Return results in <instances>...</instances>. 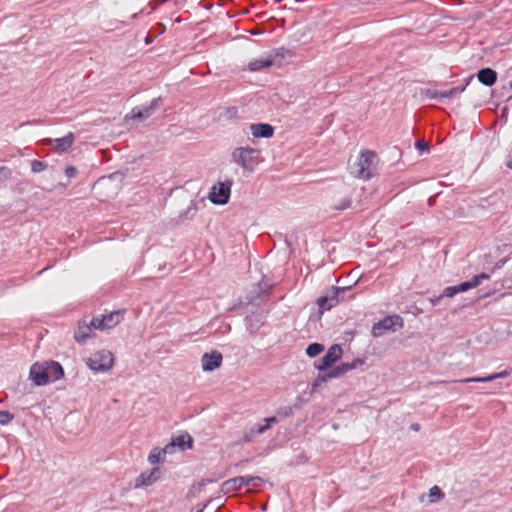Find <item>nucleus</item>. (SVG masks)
<instances>
[{"instance_id": "obj_1", "label": "nucleus", "mask_w": 512, "mask_h": 512, "mask_svg": "<svg viewBox=\"0 0 512 512\" xmlns=\"http://www.w3.org/2000/svg\"><path fill=\"white\" fill-rule=\"evenodd\" d=\"M378 156L373 151L361 153L357 162L351 166V174L356 178L367 180L377 171Z\"/></svg>"}, {"instance_id": "obj_15", "label": "nucleus", "mask_w": 512, "mask_h": 512, "mask_svg": "<svg viewBox=\"0 0 512 512\" xmlns=\"http://www.w3.org/2000/svg\"><path fill=\"white\" fill-rule=\"evenodd\" d=\"M222 360V354L218 351L204 353L201 358L202 369L208 372L213 371L221 366Z\"/></svg>"}, {"instance_id": "obj_20", "label": "nucleus", "mask_w": 512, "mask_h": 512, "mask_svg": "<svg viewBox=\"0 0 512 512\" xmlns=\"http://www.w3.org/2000/svg\"><path fill=\"white\" fill-rule=\"evenodd\" d=\"M47 141L50 144L54 143V149L56 151L65 152L73 145L74 135L70 132L62 138L48 139Z\"/></svg>"}, {"instance_id": "obj_52", "label": "nucleus", "mask_w": 512, "mask_h": 512, "mask_svg": "<svg viewBox=\"0 0 512 512\" xmlns=\"http://www.w3.org/2000/svg\"><path fill=\"white\" fill-rule=\"evenodd\" d=\"M197 512H202V510H199V511H197Z\"/></svg>"}, {"instance_id": "obj_13", "label": "nucleus", "mask_w": 512, "mask_h": 512, "mask_svg": "<svg viewBox=\"0 0 512 512\" xmlns=\"http://www.w3.org/2000/svg\"><path fill=\"white\" fill-rule=\"evenodd\" d=\"M29 377L36 386L47 385L49 383V376L46 362L34 363L30 368Z\"/></svg>"}, {"instance_id": "obj_37", "label": "nucleus", "mask_w": 512, "mask_h": 512, "mask_svg": "<svg viewBox=\"0 0 512 512\" xmlns=\"http://www.w3.org/2000/svg\"><path fill=\"white\" fill-rule=\"evenodd\" d=\"M11 175H12V171L10 168H8L6 166L0 167V183L9 179L11 177Z\"/></svg>"}, {"instance_id": "obj_28", "label": "nucleus", "mask_w": 512, "mask_h": 512, "mask_svg": "<svg viewBox=\"0 0 512 512\" xmlns=\"http://www.w3.org/2000/svg\"><path fill=\"white\" fill-rule=\"evenodd\" d=\"M237 115H238V109L235 106H230V107L225 108L220 113V118H222L224 120H232V119L236 118Z\"/></svg>"}, {"instance_id": "obj_8", "label": "nucleus", "mask_w": 512, "mask_h": 512, "mask_svg": "<svg viewBox=\"0 0 512 512\" xmlns=\"http://www.w3.org/2000/svg\"><path fill=\"white\" fill-rule=\"evenodd\" d=\"M122 318L123 311H113L108 314L93 317V319L91 320V325L93 326L94 329L103 331L115 327L117 324L121 322Z\"/></svg>"}, {"instance_id": "obj_50", "label": "nucleus", "mask_w": 512, "mask_h": 512, "mask_svg": "<svg viewBox=\"0 0 512 512\" xmlns=\"http://www.w3.org/2000/svg\"><path fill=\"white\" fill-rule=\"evenodd\" d=\"M510 87H511V89H512V81L510 82Z\"/></svg>"}, {"instance_id": "obj_41", "label": "nucleus", "mask_w": 512, "mask_h": 512, "mask_svg": "<svg viewBox=\"0 0 512 512\" xmlns=\"http://www.w3.org/2000/svg\"><path fill=\"white\" fill-rule=\"evenodd\" d=\"M471 79H472V77H470L468 81H470ZM468 83H469V82H467V83H466L465 85H463V86H458V87L451 88V90H452V92H453V95L455 96V95H457V94L462 93V92L465 90V88H466V86L468 85Z\"/></svg>"}, {"instance_id": "obj_14", "label": "nucleus", "mask_w": 512, "mask_h": 512, "mask_svg": "<svg viewBox=\"0 0 512 512\" xmlns=\"http://www.w3.org/2000/svg\"><path fill=\"white\" fill-rule=\"evenodd\" d=\"M193 439L188 433H182L174 438L163 448L164 453H173L178 447L181 451L192 448Z\"/></svg>"}, {"instance_id": "obj_16", "label": "nucleus", "mask_w": 512, "mask_h": 512, "mask_svg": "<svg viewBox=\"0 0 512 512\" xmlns=\"http://www.w3.org/2000/svg\"><path fill=\"white\" fill-rule=\"evenodd\" d=\"M160 477V470L154 467L151 470L142 472L135 480V487L150 486Z\"/></svg>"}, {"instance_id": "obj_21", "label": "nucleus", "mask_w": 512, "mask_h": 512, "mask_svg": "<svg viewBox=\"0 0 512 512\" xmlns=\"http://www.w3.org/2000/svg\"><path fill=\"white\" fill-rule=\"evenodd\" d=\"M477 78L481 84L491 87L497 81V73L491 68H482L478 71Z\"/></svg>"}, {"instance_id": "obj_23", "label": "nucleus", "mask_w": 512, "mask_h": 512, "mask_svg": "<svg viewBox=\"0 0 512 512\" xmlns=\"http://www.w3.org/2000/svg\"><path fill=\"white\" fill-rule=\"evenodd\" d=\"M47 364V372L49 376V383L55 382L61 379L64 376V369L59 362L56 361H48Z\"/></svg>"}, {"instance_id": "obj_17", "label": "nucleus", "mask_w": 512, "mask_h": 512, "mask_svg": "<svg viewBox=\"0 0 512 512\" xmlns=\"http://www.w3.org/2000/svg\"><path fill=\"white\" fill-rule=\"evenodd\" d=\"M511 373H512V368L505 369L501 372L493 373V374H490L485 377L464 378V379L457 380L456 382H458V383H485V382H491L496 379L506 378V377L510 376Z\"/></svg>"}, {"instance_id": "obj_47", "label": "nucleus", "mask_w": 512, "mask_h": 512, "mask_svg": "<svg viewBox=\"0 0 512 512\" xmlns=\"http://www.w3.org/2000/svg\"><path fill=\"white\" fill-rule=\"evenodd\" d=\"M260 289H261L262 293L264 294V293H267V290L269 289V286L266 285L265 289L262 288V287H260Z\"/></svg>"}, {"instance_id": "obj_33", "label": "nucleus", "mask_w": 512, "mask_h": 512, "mask_svg": "<svg viewBox=\"0 0 512 512\" xmlns=\"http://www.w3.org/2000/svg\"><path fill=\"white\" fill-rule=\"evenodd\" d=\"M48 167V164L44 161L40 160H32L31 161V170L33 173H40Z\"/></svg>"}, {"instance_id": "obj_51", "label": "nucleus", "mask_w": 512, "mask_h": 512, "mask_svg": "<svg viewBox=\"0 0 512 512\" xmlns=\"http://www.w3.org/2000/svg\"><path fill=\"white\" fill-rule=\"evenodd\" d=\"M276 2H280L281 0H275Z\"/></svg>"}, {"instance_id": "obj_7", "label": "nucleus", "mask_w": 512, "mask_h": 512, "mask_svg": "<svg viewBox=\"0 0 512 512\" xmlns=\"http://www.w3.org/2000/svg\"><path fill=\"white\" fill-rule=\"evenodd\" d=\"M231 186V180L216 183L212 186L211 191L209 192V200L216 205L227 204L230 199Z\"/></svg>"}, {"instance_id": "obj_45", "label": "nucleus", "mask_w": 512, "mask_h": 512, "mask_svg": "<svg viewBox=\"0 0 512 512\" xmlns=\"http://www.w3.org/2000/svg\"><path fill=\"white\" fill-rule=\"evenodd\" d=\"M145 45H148L154 41V38H151L149 34H146V36L143 38Z\"/></svg>"}, {"instance_id": "obj_3", "label": "nucleus", "mask_w": 512, "mask_h": 512, "mask_svg": "<svg viewBox=\"0 0 512 512\" xmlns=\"http://www.w3.org/2000/svg\"><path fill=\"white\" fill-rule=\"evenodd\" d=\"M260 151L251 147H238L232 152L233 161L242 168L253 171L258 164Z\"/></svg>"}, {"instance_id": "obj_6", "label": "nucleus", "mask_w": 512, "mask_h": 512, "mask_svg": "<svg viewBox=\"0 0 512 512\" xmlns=\"http://www.w3.org/2000/svg\"><path fill=\"white\" fill-rule=\"evenodd\" d=\"M163 103L162 97L154 98L149 104L134 107L129 114L125 116L126 120L144 121L152 116Z\"/></svg>"}, {"instance_id": "obj_39", "label": "nucleus", "mask_w": 512, "mask_h": 512, "mask_svg": "<svg viewBox=\"0 0 512 512\" xmlns=\"http://www.w3.org/2000/svg\"><path fill=\"white\" fill-rule=\"evenodd\" d=\"M457 294V290L455 288V286H449V287H446L443 292L441 293L442 297L445 298V297H454L455 295Z\"/></svg>"}, {"instance_id": "obj_36", "label": "nucleus", "mask_w": 512, "mask_h": 512, "mask_svg": "<svg viewBox=\"0 0 512 512\" xmlns=\"http://www.w3.org/2000/svg\"><path fill=\"white\" fill-rule=\"evenodd\" d=\"M422 95H424L428 99L441 100V91L436 90V89H430V88L425 89L422 92Z\"/></svg>"}, {"instance_id": "obj_49", "label": "nucleus", "mask_w": 512, "mask_h": 512, "mask_svg": "<svg viewBox=\"0 0 512 512\" xmlns=\"http://www.w3.org/2000/svg\"><path fill=\"white\" fill-rule=\"evenodd\" d=\"M488 296H490V293H485L482 297L485 298V297H488Z\"/></svg>"}, {"instance_id": "obj_2", "label": "nucleus", "mask_w": 512, "mask_h": 512, "mask_svg": "<svg viewBox=\"0 0 512 512\" xmlns=\"http://www.w3.org/2000/svg\"><path fill=\"white\" fill-rule=\"evenodd\" d=\"M262 483V478L258 476H238L226 480L222 484V490L224 491V493H234L245 487L247 491H252L254 489H258Z\"/></svg>"}, {"instance_id": "obj_43", "label": "nucleus", "mask_w": 512, "mask_h": 512, "mask_svg": "<svg viewBox=\"0 0 512 512\" xmlns=\"http://www.w3.org/2000/svg\"><path fill=\"white\" fill-rule=\"evenodd\" d=\"M505 164L509 169L512 170V150L507 154Z\"/></svg>"}, {"instance_id": "obj_5", "label": "nucleus", "mask_w": 512, "mask_h": 512, "mask_svg": "<svg viewBox=\"0 0 512 512\" xmlns=\"http://www.w3.org/2000/svg\"><path fill=\"white\" fill-rule=\"evenodd\" d=\"M113 354L108 350H101L92 354L87 360V366L94 372L104 373L113 366Z\"/></svg>"}, {"instance_id": "obj_32", "label": "nucleus", "mask_w": 512, "mask_h": 512, "mask_svg": "<svg viewBox=\"0 0 512 512\" xmlns=\"http://www.w3.org/2000/svg\"><path fill=\"white\" fill-rule=\"evenodd\" d=\"M444 493L438 486H433L429 490V497L431 502H436L444 498Z\"/></svg>"}, {"instance_id": "obj_44", "label": "nucleus", "mask_w": 512, "mask_h": 512, "mask_svg": "<svg viewBox=\"0 0 512 512\" xmlns=\"http://www.w3.org/2000/svg\"><path fill=\"white\" fill-rule=\"evenodd\" d=\"M442 299H443V297H442V295L440 294L439 296L432 297V298H430L429 300H430V303H431L433 306H436V305H438V304L441 302V300H442Z\"/></svg>"}, {"instance_id": "obj_46", "label": "nucleus", "mask_w": 512, "mask_h": 512, "mask_svg": "<svg viewBox=\"0 0 512 512\" xmlns=\"http://www.w3.org/2000/svg\"><path fill=\"white\" fill-rule=\"evenodd\" d=\"M411 428L414 430V431H418L420 429V426L419 424H412L411 425Z\"/></svg>"}, {"instance_id": "obj_19", "label": "nucleus", "mask_w": 512, "mask_h": 512, "mask_svg": "<svg viewBox=\"0 0 512 512\" xmlns=\"http://www.w3.org/2000/svg\"><path fill=\"white\" fill-rule=\"evenodd\" d=\"M250 131L255 138H271L274 127L268 123H255L250 125Z\"/></svg>"}, {"instance_id": "obj_25", "label": "nucleus", "mask_w": 512, "mask_h": 512, "mask_svg": "<svg viewBox=\"0 0 512 512\" xmlns=\"http://www.w3.org/2000/svg\"><path fill=\"white\" fill-rule=\"evenodd\" d=\"M197 210V204L195 202H191L190 205L178 215L177 223L193 219Z\"/></svg>"}, {"instance_id": "obj_31", "label": "nucleus", "mask_w": 512, "mask_h": 512, "mask_svg": "<svg viewBox=\"0 0 512 512\" xmlns=\"http://www.w3.org/2000/svg\"><path fill=\"white\" fill-rule=\"evenodd\" d=\"M293 414V408L291 406L281 407L277 410L274 417H278V423L284 418L290 417Z\"/></svg>"}, {"instance_id": "obj_48", "label": "nucleus", "mask_w": 512, "mask_h": 512, "mask_svg": "<svg viewBox=\"0 0 512 512\" xmlns=\"http://www.w3.org/2000/svg\"><path fill=\"white\" fill-rule=\"evenodd\" d=\"M246 32L252 33V32H258L256 29H247Z\"/></svg>"}, {"instance_id": "obj_30", "label": "nucleus", "mask_w": 512, "mask_h": 512, "mask_svg": "<svg viewBox=\"0 0 512 512\" xmlns=\"http://www.w3.org/2000/svg\"><path fill=\"white\" fill-rule=\"evenodd\" d=\"M352 201L349 197H344L333 205L334 210L343 211L350 208Z\"/></svg>"}, {"instance_id": "obj_26", "label": "nucleus", "mask_w": 512, "mask_h": 512, "mask_svg": "<svg viewBox=\"0 0 512 512\" xmlns=\"http://www.w3.org/2000/svg\"><path fill=\"white\" fill-rule=\"evenodd\" d=\"M277 423H278V417H268V418H264L262 420V423H256L254 425L256 426L259 434L262 435L267 430H269L272 427V425L277 424Z\"/></svg>"}, {"instance_id": "obj_11", "label": "nucleus", "mask_w": 512, "mask_h": 512, "mask_svg": "<svg viewBox=\"0 0 512 512\" xmlns=\"http://www.w3.org/2000/svg\"><path fill=\"white\" fill-rule=\"evenodd\" d=\"M342 352L343 351L340 345L334 344L330 346L326 354L315 362V368L319 371H325L331 368L334 363L341 358Z\"/></svg>"}, {"instance_id": "obj_42", "label": "nucleus", "mask_w": 512, "mask_h": 512, "mask_svg": "<svg viewBox=\"0 0 512 512\" xmlns=\"http://www.w3.org/2000/svg\"><path fill=\"white\" fill-rule=\"evenodd\" d=\"M453 96L454 95H453V92H452L451 89L445 90V91H441V100H443V99H450Z\"/></svg>"}, {"instance_id": "obj_24", "label": "nucleus", "mask_w": 512, "mask_h": 512, "mask_svg": "<svg viewBox=\"0 0 512 512\" xmlns=\"http://www.w3.org/2000/svg\"><path fill=\"white\" fill-rule=\"evenodd\" d=\"M93 326L90 324H80L74 333V339L76 342L82 344L90 336Z\"/></svg>"}, {"instance_id": "obj_27", "label": "nucleus", "mask_w": 512, "mask_h": 512, "mask_svg": "<svg viewBox=\"0 0 512 512\" xmlns=\"http://www.w3.org/2000/svg\"><path fill=\"white\" fill-rule=\"evenodd\" d=\"M323 351H324V345H322L320 343H311L306 348V354L311 358L316 357Z\"/></svg>"}, {"instance_id": "obj_40", "label": "nucleus", "mask_w": 512, "mask_h": 512, "mask_svg": "<svg viewBox=\"0 0 512 512\" xmlns=\"http://www.w3.org/2000/svg\"><path fill=\"white\" fill-rule=\"evenodd\" d=\"M76 174H77V169H76V167H74V166H68V167L65 169V175H66L68 178H72V177H74Z\"/></svg>"}, {"instance_id": "obj_4", "label": "nucleus", "mask_w": 512, "mask_h": 512, "mask_svg": "<svg viewBox=\"0 0 512 512\" xmlns=\"http://www.w3.org/2000/svg\"><path fill=\"white\" fill-rule=\"evenodd\" d=\"M350 289L351 286H332L331 289L325 295H322L317 300V304L319 306L320 311L324 312L335 307L340 301L344 299V294H346Z\"/></svg>"}, {"instance_id": "obj_29", "label": "nucleus", "mask_w": 512, "mask_h": 512, "mask_svg": "<svg viewBox=\"0 0 512 512\" xmlns=\"http://www.w3.org/2000/svg\"><path fill=\"white\" fill-rule=\"evenodd\" d=\"M260 435L257 431L256 426L253 424L251 427H249L243 435V442L248 443L254 440L256 436Z\"/></svg>"}, {"instance_id": "obj_34", "label": "nucleus", "mask_w": 512, "mask_h": 512, "mask_svg": "<svg viewBox=\"0 0 512 512\" xmlns=\"http://www.w3.org/2000/svg\"><path fill=\"white\" fill-rule=\"evenodd\" d=\"M166 454H167V453H164V452H163V449H161V450L154 449V450L150 453V455H149V457H148V461H149L151 464H153V465H154V464H156V463H159V462L162 460V458H161V456H162V455H166Z\"/></svg>"}, {"instance_id": "obj_12", "label": "nucleus", "mask_w": 512, "mask_h": 512, "mask_svg": "<svg viewBox=\"0 0 512 512\" xmlns=\"http://www.w3.org/2000/svg\"><path fill=\"white\" fill-rule=\"evenodd\" d=\"M363 364H364V360H362V359H355L354 361H352L350 363H348V362L341 363L340 365L331 368L326 375L319 377L316 380V382L326 381L327 379L338 378V377L344 375L345 373H347L348 371L355 369L358 366H361ZM316 384L317 383H315V385Z\"/></svg>"}, {"instance_id": "obj_10", "label": "nucleus", "mask_w": 512, "mask_h": 512, "mask_svg": "<svg viewBox=\"0 0 512 512\" xmlns=\"http://www.w3.org/2000/svg\"><path fill=\"white\" fill-rule=\"evenodd\" d=\"M286 53H289L288 50L284 48L277 49L275 51L274 56H268L266 58L256 59L249 63V69L251 71H259L264 68L271 67L273 65H280L282 59L285 58Z\"/></svg>"}, {"instance_id": "obj_9", "label": "nucleus", "mask_w": 512, "mask_h": 512, "mask_svg": "<svg viewBox=\"0 0 512 512\" xmlns=\"http://www.w3.org/2000/svg\"><path fill=\"white\" fill-rule=\"evenodd\" d=\"M402 318L398 315L387 316L376 322L372 326L371 333L373 337H380L388 331H396V326L402 327Z\"/></svg>"}, {"instance_id": "obj_18", "label": "nucleus", "mask_w": 512, "mask_h": 512, "mask_svg": "<svg viewBox=\"0 0 512 512\" xmlns=\"http://www.w3.org/2000/svg\"><path fill=\"white\" fill-rule=\"evenodd\" d=\"M489 278H490V274L485 273V272L475 275L470 280L464 281L458 285H455L457 294L466 292L473 288H476L477 286H479L482 283V281L487 280Z\"/></svg>"}, {"instance_id": "obj_22", "label": "nucleus", "mask_w": 512, "mask_h": 512, "mask_svg": "<svg viewBox=\"0 0 512 512\" xmlns=\"http://www.w3.org/2000/svg\"><path fill=\"white\" fill-rule=\"evenodd\" d=\"M265 316L263 313H252L245 318L246 326L251 333L257 332L264 324Z\"/></svg>"}, {"instance_id": "obj_35", "label": "nucleus", "mask_w": 512, "mask_h": 512, "mask_svg": "<svg viewBox=\"0 0 512 512\" xmlns=\"http://www.w3.org/2000/svg\"><path fill=\"white\" fill-rule=\"evenodd\" d=\"M14 419V415L7 410H0V426L7 425Z\"/></svg>"}, {"instance_id": "obj_38", "label": "nucleus", "mask_w": 512, "mask_h": 512, "mask_svg": "<svg viewBox=\"0 0 512 512\" xmlns=\"http://www.w3.org/2000/svg\"><path fill=\"white\" fill-rule=\"evenodd\" d=\"M415 147L421 154L429 151V145L424 140L416 141Z\"/></svg>"}]
</instances>
